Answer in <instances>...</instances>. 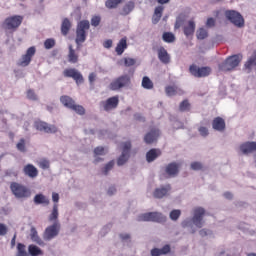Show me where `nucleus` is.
<instances>
[{
  "label": "nucleus",
  "mask_w": 256,
  "mask_h": 256,
  "mask_svg": "<svg viewBox=\"0 0 256 256\" xmlns=\"http://www.w3.org/2000/svg\"><path fill=\"white\" fill-rule=\"evenodd\" d=\"M91 28L89 20H82L78 23L76 28V39L77 50L81 49V44L87 41V31Z\"/></svg>",
  "instance_id": "obj_1"
},
{
  "label": "nucleus",
  "mask_w": 256,
  "mask_h": 256,
  "mask_svg": "<svg viewBox=\"0 0 256 256\" xmlns=\"http://www.w3.org/2000/svg\"><path fill=\"white\" fill-rule=\"evenodd\" d=\"M243 61V55L235 54L228 57L224 62L219 64L220 71H233L236 67H239V63Z\"/></svg>",
  "instance_id": "obj_2"
},
{
  "label": "nucleus",
  "mask_w": 256,
  "mask_h": 256,
  "mask_svg": "<svg viewBox=\"0 0 256 256\" xmlns=\"http://www.w3.org/2000/svg\"><path fill=\"white\" fill-rule=\"evenodd\" d=\"M21 23H23V16L14 15L6 18L2 23V27L6 31H17L21 27Z\"/></svg>",
  "instance_id": "obj_3"
},
{
  "label": "nucleus",
  "mask_w": 256,
  "mask_h": 256,
  "mask_svg": "<svg viewBox=\"0 0 256 256\" xmlns=\"http://www.w3.org/2000/svg\"><path fill=\"white\" fill-rule=\"evenodd\" d=\"M131 84V77L127 74L115 78L109 85L111 91H119L123 87H128Z\"/></svg>",
  "instance_id": "obj_4"
},
{
  "label": "nucleus",
  "mask_w": 256,
  "mask_h": 256,
  "mask_svg": "<svg viewBox=\"0 0 256 256\" xmlns=\"http://www.w3.org/2000/svg\"><path fill=\"white\" fill-rule=\"evenodd\" d=\"M225 17L228 19L230 23H233L236 27H243L245 25V19L241 13L235 10H226Z\"/></svg>",
  "instance_id": "obj_5"
},
{
  "label": "nucleus",
  "mask_w": 256,
  "mask_h": 256,
  "mask_svg": "<svg viewBox=\"0 0 256 256\" xmlns=\"http://www.w3.org/2000/svg\"><path fill=\"white\" fill-rule=\"evenodd\" d=\"M10 189L13 195H15V197H17L18 199H23L25 197L31 196V191H29L24 185H21L17 182H12L10 185Z\"/></svg>",
  "instance_id": "obj_6"
},
{
  "label": "nucleus",
  "mask_w": 256,
  "mask_h": 256,
  "mask_svg": "<svg viewBox=\"0 0 256 256\" xmlns=\"http://www.w3.org/2000/svg\"><path fill=\"white\" fill-rule=\"evenodd\" d=\"M35 53H37V49L35 46H31L26 50V53L21 56L18 60L17 65L18 67H29L31 61H33V57H35Z\"/></svg>",
  "instance_id": "obj_7"
},
{
  "label": "nucleus",
  "mask_w": 256,
  "mask_h": 256,
  "mask_svg": "<svg viewBox=\"0 0 256 256\" xmlns=\"http://www.w3.org/2000/svg\"><path fill=\"white\" fill-rule=\"evenodd\" d=\"M138 221H152L154 223H165L166 218L159 212H148L138 216Z\"/></svg>",
  "instance_id": "obj_8"
},
{
  "label": "nucleus",
  "mask_w": 256,
  "mask_h": 256,
  "mask_svg": "<svg viewBox=\"0 0 256 256\" xmlns=\"http://www.w3.org/2000/svg\"><path fill=\"white\" fill-rule=\"evenodd\" d=\"M189 71L193 77H197L198 79L209 77V75H211V67L209 66L199 67L195 64H192L189 67Z\"/></svg>",
  "instance_id": "obj_9"
},
{
  "label": "nucleus",
  "mask_w": 256,
  "mask_h": 256,
  "mask_svg": "<svg viewBox=\"0 0 256 256\" xmlns=\"http://www.w3.org/2000/svg\"><path fill=\"white\" fill-rule=\"evenodd\" d=\"M63 76L73 79L76 84L81 85L85 83V79L83 78V74L79 72V70L75 68H67L63 71Z\"/></svg>",
  "instance_id": "obj_10"
},
{
  "label": "nucleus",
  "mask_w": 256,
  "mask_h": 256,
  "mask_svg": "<svg viewBox=\"0 0 256 256\" xmlns=\"http://www.w3.org/2000/svg\"><path fill=\"white\" fill-rule=\"evenodd\" d=\"M60 229L61 226L59 225V223H54L53 225L48 226L44 232V241H51V239H55V237L59 235Z\"/></svg>",
  "instance_id": "obj_11"
},
{
  "label": "nucleus",
  "mask_w": 256,
  "mask_h": 256,
  "mask_svg": "<svg viewBox=\"0 0 256 256\" xmlns=\"http://www.w3.org/2000/svg\"><path fill=\"white\" fill-rule=\"evenodd\" d=\"M34 127L37 131H43L44 133H57V126L49 125L47 122L41 120L35 121Z\"/></svg>",
  "instance_id": "obj_12"
},
{
  "label": "nucleus",
  "mask_w": 256,
  "mask_h": 256,
  "mask_svg": "<svg viewBox=\"0 0 256 256\" xmlns=\"http://www.w3.org/2000/svg\"><path fill=\"white\" fill-rule=\"evenodd\" d=\"M122 154L117 160V166L121 167L126 161H129V153L131 151V142H125L122 144Z\"/></svg>",
  "instance_id": "obj_13"
},
{
  "label": "nucleus",
  "mask_w": 256,
  "mask_h": 256,
  "mask_svg": "<svg viewBox=\"0 0 256 256\" xmlns=\"http://www.w3.org/2000/svg\"><path fill=\"white\" fill-rule=\"evenodd\" d=\"M101 105L104 111H112V109H117V107H119V96L110 97L106 101H102Z\"/></svg>",
  "instance_id": "obj_14"
},
{
  "label": "nucleus",
  "mask_w": 256,
  "mask_h": 256,
  "mask_svg": "<svg viewBox=\"0 0 256 256\" xmlns=\"http://www.w3.org/2000/svg\"><path fill=\"white\" fill-rule=\"evenodd\" d=\"M203 215H205V209L198 207L194 209V216L192 218V221L198 229H201L203 227Z\"/></svg>",
  "instance_id": "obj_15"
},
{
  "label": "nucleus",
  "mask_w": 256,
  "mask_h": 256,
  "mask_svg": "<svg viewBox=\"0 0 256 256\" xmlns=\"http://www.w3.org/2000/svg\"><path fill=\"white\" fill-rule=\"evenodd\" d=\"M180 163L172 162L165 167V173L168 177H177L179 175Z\"/></svg>",
  "instance_id": "obj_16"
},
{
  "label": "nucleus",
  "mask_w": 256,
  "mask_h": 256,
  "mask_svg": "<svg viewBox=\"0 0 256 256\" xmlns=\"http://www.w3.org/2000/svg\"><path fill=\"white\" fill-rule=\"evenodd\" d=\"M240 151H241V153H243V155H251V153H255L256 152V142L248 141V142L242 143L240 145Z\"/></svg>",
  "instance_id": "obj_17"
},
{
  "label": "nucleus",
  "mask_w": 256,
  "mask_h": 256,
  "mask_svg": "<svg viewBox=\"0 0 256 256\" xmlns=\"http://www.w3.org/2000/svg\"><path fill=\"white\" fill-rule=\"evenodd\" d=\"M159 135H161V133L159 132V129L153 128L150 132H148L144 136V142L147 145H151V143H155V141H157V139H159Z\"/></svg>",
  "instance_id": "obj_18"
},
{
  "label": "nucleus",
  "mask_w": 256,
  "mask_h": 256,
  "mask_svg": "<svg viewBox=\"0 0 256 256\" xmlns=\"http://www.w3.org/2000/svg\"><path fill=\"white\" fill-rule=\"evenodd\" d=\"M23 173L30 179H35L39 176V170L33 164H27L23 168Z\"/></svg>",
  "instance_id": "obj_19"
},
{
  "label": "nucleus",
  "mask_w": 256,
  "mask_h": 256,
  "mask_svg": "<svg viewBox=\"0 0 256 256\" xmlns=\"http://www.w3.org/2000/svg\"><path fill=\"white\" fill-rule=\"evenodd\" d=\"M171 191V185L167 184L166 186H162L160 188H156L154 190L155 199H163V197L167 196V194Z\"/></svg>",
  "instance_id": "obj_20"
},
{
  "label": "nucleus",
  "mask_w": 256,
  "mask_h": 256,
  "mask_svg": "<svg viewBox=\"0 0 256 256\" xmlns=\"http://www.w3.org/2000/svg\"><path fill=\"white\" fill-rule=\"evenodd\" d=\"M158 59L164 65H169V63H171V56L164 47L158 49Z\"/></svg>",
  "instance_id": "obj_21"
},
{
  "label": "nucleus",
  "mask_w": 256,
  "mask_h": 256,
  "mask_svg": "<svg viewBox=\"0 0 256 256\" xmlns=\"http://www.w3.org/2000/svg\"><path fill=\"white\" fill-rule=\"evenodd\" d=\"M68 63H79V53L73 48V45L68 46Z\"/></svg>",
  "instance_id": "obj_22"
},
{
  "label": "nucleus",
  "mask_w": 256,
  "mask_h": 256,
  "mask_svg": "<svg viewBox=\"0 0 256 256\" xmlns=\"http://www.w3.org/2000/svg\"><path fill=\"white\" fill-rule=\"evenodd\" d=\"M184 35L191 37L195 33V21L189 20L183 27Z\"/></svg>",
  "instance_id": "obj_23"
},
{
  "label": "nucleus",
  "mask_w": 256,
  "mask_h": 256,
  "mask_svg": "<svg viewBox=\"0 0 256 256\" xmlns=\"http://www.w3.org/2000/svg\"><path fill=\"white\" fill-rule=\"evenodd\" d=\"M212 127L215 131H225V120L221 117H216L212 121Z\"/></svg>",
  "instance_id": "obj_24"
},
{
  "label": "nucleus",
  "mask_w": 256,
  "mask_h": 256,
  "mask_svg": "<svg viewBox=\"0 0 256 256\" xmlns=\"http://www.w3.org/2000/svg\"><path fill=\"white\" fill-rule=\"evenodd\" d=\"M165 93L168 97H174V95H183V90L179 89L176 85L166 86Z\"/></svg>",
  "instance_id": "obj_25"
},
{
  "label": "nucleus",
  "mask_w": 256,
  "mask_h": 256,
  "mask_svg": "<svg viewBox=\"0 0 256 256\" xmlns=\"http://www.w3.org/2000/svg\"><path fill=\"white\" fill-rule=\"evenodd\" d=\"M167 253H171V246H169V244H166L161 249L154 248V249L151 250V255L152 256L167 255Z\"/></svg>",
  "instance_id": "obj_26"
},
{
  "label": "nucleus",
  "mask_w": 256,
  "mask_h": 256,
  "mask_svg": "<svg viewBox=\"0 0 256 256\" xmlns=\"http://www.w3.org/2000/svg\"><path fill=\"white\" fill-rule=\"evenodd\" d=\"M160 155L161 150L153 148L146 153V160L148 163H153V161H155L157 157H160Z\"/></svg>",
  "instance_id": "obj_27"
},
{
  "label": "nucleus",
  "mask_w": 256,
  "mask_h": 256,
  "mask_svg": "<svg viewBox=\"0 0 256 256\" xmlns=\"http://www.w3.org/2000/svg\"><path fill=\"white\" fill-rule=\"evenodd\" d=\"M163 6H158L155 8L154 10V15L152 18V23L154 25H157V23H159V21H161V17H163Z\"/></svg>",
  "instance_id": "obj_28"
},
{
  "label": "nucleus",
  "mask_w": 256,
  "mask_h": 256,
  "mask_svg": "<svg viewBox=\"0 0 256 256\" xmlns=\"http://www.w3.org/2000/svg\"><path fill=\"white\" fill-rule=\"evenodd\" d=\"M125 49H127V37L122 38L116 48L115 51L117 53V55H121L122 53H125Z\"/></svg>",
  "instance_id": "obj_29"
},
{
  "label": "nucleus",
  "mask_w": 256,
  "mask_h": 256,
  "mask_svg": "<svg viewBox=\"0 0 256 256\" xmlns=\"http://www.w3.org/2000/svg\"><path fill=\"white\" fill-rule=\"evenodd\" d=\"M69 31H71V21L69 18H64L61 24V33L62 35H69Z\"/></svg>",
  "instance_id": "obj_30"
},
{
  "label": "nucleus",
  "mask_w": 256,
  "mask_h": 256,
  "mask_svg": "<svg viewBox=\"0 0 256 256\" xmlns=\"http://www.w3.org/2000/svg\"><path fill=\"white\" fill-rule=\"evenodd\" d=\"M60 102L62 105H64V107H67V109H71L75 104V100H73V98L70 96H61Z\"/></svg>",
  "instance_id": "obj_31"
},
{
  "label": "nucleus",
  "mask_w": 256,
  "mask_h": 256,
  "mask_svg": "<svg viewBox=\"0 0 256 256\" xmlns=\"http://www.w3.org/2000/svg\"><path fill=\"white\" fill-rule=\"evenodd\" d=\"M30 237L31 240L34 241V243H37L38 245H43V240L41 239V237H39V234L37 233V229L35 227L31 228Z\"/></svg>",
  "instance_id": "obj_32"
},
{
  "label": "nucleus",
  "mask_w": 256,
  "mask_h": 256,
  "mask_svg": "<svg viewBox=\"0 0 256 256\" xmlns=\"http://www.w3.org/2000/svg\"><path fill=\"white\" fill-rule=\"evenodd\" d=\"M34 203L36 205H49V200H48V198L45 197V195L37 194L34 197Z\"/></svg>",
  "instance_id": "obj_33"
},
{
  "label": "nucleus",
  "mask_w": 256,
  "mask_h": 256,
  "mask_svg": "<svg viewBox=\"0 0 256 256\" xmlns=\"http://www.w3.org/2000/svg\"><path fill=\"white\" fill-rule=\"evenodd\" d=\"M133 9H135V2L130 1L123 6L121 15H129Z\"/></svg>",
  "instance_id": "obj_34"
},
{
  "label": "nucleus",
  "mask_w": 256,
  "mask_h": 256,
  "mask_svg": "<svg viewBox=\"0 0 256 256\" xmlns=\"http://www.w3.org/2000/svg\"><path fill=\"white\" fill-rule=\"evenodd\" d=\"M125 0H107L105 2V7L107 9H117L121 3H123Z\"/></svg>",
  "instance_id": "obj_35"
},
{
  "label": "nucleus",
  "mask_w": 256,
  "mask_h": 256,
  "mask_svg": "<svg viewBox=\"0 0 256 256\" xmlns=\"http://www.w3.org/2000/svg\"><path fill=\"white\" fill-rule=\"evenodd\" d=\"M142 87L143 89L151 90L154 87L153 81H151V78L148 76H144L142 78Z\"/></svg>",
  "instance_id": "obj_36"
},
{
  "label": "nucleus",
  "mask_w": 256,
  "mask_h": 256,
  "mask_svg": "<svg viewBox=\"0 0 256 256\" xmlns=\"http://www.w3.org/2000/svg\"><path fill=\"white\" fill-rule=\"evenodd\" d=\"M28 251L31 256L43 255V251H41L39 247H37L33 244L29 245Z\"/></svg>",
  "instance_id": "obj_37"
},
{
  "label": "nucleus",
  "mask_w": 256,
  "mask_h": 256,
  "mask_svg": "<svg viewBox=\"0 0 256 256\" xmlns=\"http://www.w3.org/2000/svg\"><path fill=\"white\" fill-rule=\"evenodd\" d=\"M123 63H124V67H133V65L137 63V60L133 58L125 57L122 60H120V65H123Z\"/></svg>",
  "instance_id": "obj_38"
},
{
  "label": "nucleus",
  "mask_w": 256,
  "mask_h": 256,
  "mask_svg": "<svg viewBox=\"0 0 256 256\" xmlns=\"http://www.w3.org/2000/svg\"><path fill=\"white\" fill-rule=\"evenodd\" d=\"M59 217V205L54 204L52 213L50 214L49 220L50 221H57Z\"/></svg>",
  "instance_id": "obj_39"
},
{
  "label": "nucleus",
  "mask_w": 256,
  "mask_h": 256,
  "mask_svg": "<svg viewBox=\"0 0 256 256\" xmlns=\"http://www.w3.org/2000/svg\"><path fill=\"white\" fill-rule=\"evenodd\" d=\"M162 39L165 43H173V41H175V35L171 32H164Z\"/></svg>",
  "instance_id": "obj_40"
},
{
  "label": "nucleus",
  "mask_w": 256,
  "mask_h": 256,
  "mask_svg": "<svg viewBox=\"0 0 256 256\" xmlns=\"http://www.w3.org/2000/svg\"><path fill=\"white\" fill-rule=\"evenodd\" d=\"M209 33L205 30V28H199L196 32L197 39L203 40L207 39Z\"/></svg>",
  "instance_id": "obj_41"
},
{
  "label": "nucleus",
  "mask_w": 256,
  "mask_h": 256,
  "mask_svg": "<svg viewBox=\"0 0 256 256\" xmlns=\"http://www.w3.org/2000/svg\"><path fill=\"white\" fill-rule=\"evenodd\" d=\"M191 104L189 103V100H183L179 105V110L181 112L190 111Z\"/></svg>",
  "instance_id": "obj_42"
},
{
  "label": "nucleus",
  "mask_w": 256,
  "mask_h": 256,
  "mask_svg": "<svg viewBox=\"0 0 256 256\" xmlns=\"http://www.w3.org/2000/svg\"><path fill=\"white\" fill-rule=\"evenodd\" d=\"M72 111H75L78 115H85V108L81 105L74 104V106L71 107Z\"/></svg>",
  "instance_id": "obj_43"
},
{
  "label": "nucleus",
  "mask_w": 256,
  "mask_h": 256,
  "mask_svg": "<svg viewBox=\"0 0 256 256\" xmlns=\"http://www.w3.org/2000/svg\"><path fill=\"white\" fill-rule=\"evenodd\" d=\"M44 47L45 49H53L55 47V39L48 38L44 41Z\"/></svg>",
  "instance_id": "obj_44"
},
{
  "label": "nucleus",
  "mask_w": 256,
  "mask_h": 256,
  "mask_svg": "<svg viewBox=\"0 0 256 256\" xmlns=\"http://www.w3.org/2000/svg\"><path fill=\"white\" fill-rule=\"evenodd\" d=\"M113 167H115V161L111 160L110 162H108L104 169H103V173L104 175H108L109 171H111V169H113Z\"/></svg>",
  "instance_id": "obj_45"
},
{
  "label": "nucleus",
  "mask_w": 256,
  "mask_h": 256,
  "mask_svg": "<svg viewBox=\"0 0 256 256\" xmlns=\"http://www.w3.org/2000/svg\"><path fill=\"white\" fill-rule=\"evenodd\" d=\"M92 27H99L101 25V16L95 15L91 18Z\"/></svg>",
  "instance_id": "obj_46"
},
{
  "label": "nucleus",
  "mask_w": 256,
  "mask_h": 256,
  "mask_svg": "<svg viewBox=\"0 0 256 256\" xmlns=\"http://www.w3.org/2000/svg\"><path fill=\"white\" fill-rule=\"evenodd\" d=\"M179 217H181V210H172L170 212V219L172 221H177V219H179Z\"/></svg>",
  "instance_id": "obj_47"
},
{
  "label": "nucleus",
  "mask_w": 256,
  "mask_h": 256,
  "mask_svg": "<svg viewBox=\"0 0 256 256\" xmlns=\"http://www.w3.org/2000/svg\"><path fill=\"white\" fill-rule=\"evenodd\" d=\"M40 169H49L50 167V163H49V160L47 159H42L40 160V162L38 163Z\"/></svg>",
  "instance_id": "obj_48"
},
{
  "label": "nucleus",
  "mask_w": 256,
  "mask_h": 256,
  "mask_svg": "<svg viewBox=\"0 0 256 256\" xmlns=\"http://www.w3.org/2000/svg\"><path fill=\"white\" fill-rule=\"evenodd\" d=\"M18 151H21L22 153H25L26 148H25V139H20L19 143L16 145Z\"/></svg>",
  "instance_id": "obj_49"
},
{
  "label": "nucleus",
  "mask_w": 256,
  "mask_h": 256,
  "mask_svg": "<svg viewBox=\"0 0 256 256\" xmlns=\"http://www.w3.org/2000/svg\"><path fill=\"white\" fill-rule=\"evenodd\" d=\"M191 169H193V171H201V169H203V164H201V162H192Z\"/></svg>",
  "instance_id": "obj_50"
},
{
  "label": "nucleus",
  "mask_w": 256,
  "mask_h": 256,
  "mask_svg": "<svg viewBox=\"0 0 256 256\" xmlns=\"http://www.w3.org/2000/svg\"><path fill=\"white\" fill-rule=\"evenodd\" d=\"M27 98L30 99L31 101H37V94H35V91L29 89L27 91Z\"/></svg>",
  "instance_id": "obj_51"
},
{
  "label": "nucleus",
  "mask_w": 256,
  "mask_h": 256,
  "mask_svg": "<svg viewBox=\"0 0 256 256\" xmlns=\"http://www.w3.org/2000/svg\"><path fill=\"white\" fill-rule=\"evenodd\" d=\"M201 137H207L209 135V129H207V127L202 126L198 129Z\"/></svg>",
  "instance_id": "obj_52"
},
{
  "label": "nucleus",
  "mask_w": 256,
  "mask_h": 256,
  "mask_svg": "<svg viewBox=\"0 0 256 256\" xmlns=\"http://www.w3.org/2000/svg\"><path fill=\"white\" fill-rule=\"evenodd\" d=\"M95 155H105V148L103 146H98L94 149Z\"/></svg>",
  "instance_id": "obj_53"
},
{
  "label": "nucleus",
  "mask_w": 256,
  "mask_h": 256,
  "mask_svg": "<svg viewBox=\"0 0 256 256\" xmlns=\"http://www.w3.org/2000/svg\"><path fill=\"white\" fill-rule=\"evenodd\" d=\"M7 226L3 223H0V236H5L7 235Z\"/></svg>",
  "instance_id": "obj_54"
},
{
  "label": "nucleus",
  "mask_w": 256,
  "mask_h": 256,
  "mask_svg": "<svg viewBox=\"0 0 256 256\" xmlns=\"http://www.w3.org/2000/svg\"><path fill=\"white\" fill-rule=\"evenodd\" d=\"M103 46L105 47V49H111V47H113V40L111 39L106 40Z\"/></svg>",
  "instance_id": "obj_55"
},
{
  "label": "nucleus",
  "mask_w": 256,
  "mask_h": 256,
  "mask_svg": "<svg viewBox=\"0 0 256 256\" xmlns=\"http://www.w3.org/2000/svg\"><path fill=\"white\" fill-rule=\"evenodd\" d=\"M206 27H215V19L214 18H208L206 22Z\"/></svg>",
  "instance_id": "obj_56"
},
{
  "label": "nucleus",
  "mask_w": 256,
  "mask_h": 256,
  "mask_svg": "<svg viewBox=\"0 0 256 256\" xmlns=\"http://www.w3.org/2000/svg\"><path fill=\"white\" fill-rule=\"evenodd\" d=\"M17 249H18L17 253H27V251L25 250V245L24 244L18 243Z\"/></svg>",
  "instance_id": "obj_57"
},
{
  "label": "nucleus",
  "mask_w": 256,
  "mask_h": 256,
  "mask_svg": "<svg viewBox=\"0 0 256 256\" xmlns=\"http://www.w3.org/2000/svg\"><path fill=\"white\" fill-rule=\"evenodd\" d=\"M88 79H89L90 83H95V79H97V74H95L93 72L90 73Z\"/></svg>",
  "instance_id": "obj_58"
},
{
  "label": "nucleus",
  "mask_w": 256,
  "mask_h": 256,
  "mask_svg": "<svg viewBox=\"0 0 256 256\" xmlns=\"http://www.w3.org/2000/svg\"><path fill=\"white\" fill-rule=\"evenodd\" d=\"M52 201L54 203H59V194L57 192L52 193Z\"/></svg>",
  "instance_id": "obj_59"
},
{
  "label": "nucleus",
  "mask_w": 256,
  "mask_h": 256,
  "mask_svg": "<svg viewBox=\"0 0 256 256\" xmlns=\"http://www.w3.org/2000/svg\"><path fill=\"white\" fill-rule=\"evenodd\" d=\"M116 192H117V189L115 188V186H111L108 189V195H115Z\"/></svg>",
  "instance_id": "obj_60"
},
{
  "label": "nucleus",
  "mask_w": 256,
  "mask_h": 256,
  "mask_svg": "<svg viewBox=\"0 0 256 256\" xmlns=\"http://www.w3.org/2000/svg\"><path fill=\"white\" fill-rule=\"evenodd\" d=\"M135 119H136L137 121H143V122H145V117H143L141 114H136V115H135Z\"/></svg>",
  "instance_id": "obj_61"
},
{
  "label": "nucleus",
  "mask_w": 256,
  "mask_h": 256,
  "mask_svg": "<svg viewBox=\"0 0 256 256\" xmlns=\"http://www.w3.org/2000/svg\"><path fill=\"white\" fill-rule=\"evenodd\" d=\"M120 238H121L123 241H125V240H127V239H130L131 236H130L129 234H120Z\"/></svg>",
  "instance_id": "obj_62"
},
{
  "label": "nucleus",
  "mask_w": 256,
  "mask_h": 256,
  "mask_svg": "<svg viewBox=\"0 0 256 256\" xmlns=\"http://www.w3.org/2000/svg\"><path fill=\"white\" fill-rule=\"evenodd\" d=\"M224 197H225L226 199H233V194H232L231 192H225V193H224Z\"/></svg>",
  "instance_id": "obj_63"
},
{
  "label": "nucleus",
  "mask_w": 256,
  "mask_h": 256,
  "mask_svg": "<svg viewBox=\"0 0 256 256\" xmlns=\"http://www.w3.org/2000/svg\"><path fill=\"white\" fill-rule=\"evenodd\" d=\"M16 239H17V234H14L12 240H11V247H14L15 246V243H16Z\"/></svg>",
  "instance_id": "obj_64"
}]
</instances>
